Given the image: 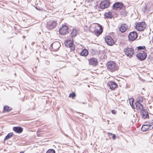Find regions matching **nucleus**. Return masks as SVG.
I'll return each instance as SVG.
<instances>
[{"label": "nucleus", "instance_id": "f257e3e1", "mask_svg": "<svg viewBox=\"0 0 153 153\" xmlns=\"http://www.w3.org/2000/svg\"><path fill=\"white\" fill-rule=\"evenodd\" d=\"M107 68L110 71L112 72L117 69V67L116 64L113 61H110L107 64Z\"/></svg>", "mask_w": 153, "mask_h": 153}, {"label": "nucleus", "instance_id": "f03ea898", "mask_svg": "<svg viewBox=\"0 0 153 153\" xmlns=\"http://www.w3.org/2000/svg\"><path fill=\"white\" fill-rule=\"evenodd\" d=\"M146 25L144 22H142L138 23L136 26V28L138 31H141L145 29Z\"/></svg>", "mask_w": 153, "mask_h": 153}, {"label": "nucleus", "instance_id": "7ed1b4c3", "mask_svg": "<svg viewBox=\"0 0 153 153\" xmlns=\"http://www.w3.org/2000/svg\"><path fill=\"white\" fill-rule=\"evenodd\" d=\"M124 52L127 56L129 57L133 56L134 54V50L131 48H127L124 49Z\"/></svg>", "mask_w": 153, "mask_h": 153}, {"label": "nucleus", "instance_id": "20e7f679", "mask_svg": "<svg viewBox=\"0 0 153 153\" xmlns=\"http://www.w3.org/2000/svg\"><path fill=\"white\" fill-rule=\"evenodd\" d=\"M102 31V26L100 24H98L96 26L94 30V33L96 36H98L101 34Z\"/></svg>", "mask_w": 153, "mask_h": 153}, {"label": "nucleus", "instance_id": "39448f33", "mask_svg": "<svg viewBox=\"0 0 153 153\" xmlns=\"http://www.w3.org/2000/svg\"><path fill=\"white\" fill-rule=\"evenodd\" d=\"M65 45L66 47L70 48L71 50H74L75 49L74 45L71 40H68L66 41Z\"/></svg>", "mask_w": 153, "mask_h": 153}, {"label": "nucleus", "instance_id": "423d86ee", "mask_svg": "<svg viewBox=\"0 0 153 153\" xmlns=\"http://www.w3.org/2000/svg\"><path fill=\"white\" fill-rule=\"evenodd\" d=\"M52 50L54 51H56L59 49L60 46V44L59 42L58 41H56L53 43L51 45Z\"/></svg>", "mask_w": 153, "mask_h": 153}, {"label": "nucleus", "instance_id": "0eeeda50", "mask_svg": "<svg viewBox=\"0 0 153 153\" xmlns=\"http://www.w3.org/2000/svg\"><path fill=\"white\" fill-rule=\"evenodd\" d=\"M57 25V23L56 21L49 22L48 23L47 27L48 29H52L55 28Z\"/></svg>", "mask_w": 153, "mask_h": 153}, {"label": "nucleus", "instance_id": "6e6552de", "mask_svg": "<svg viewBox=\"0 0 153 153\" xmlns=\"http://www.w3.org/2000/svg\"><path fill=\"white\" fill-rule=\"evenodd\" d=\"M105 40L107 44L109 45L112 46L114 43V41L110 36H106Z\"/></svg>", "mask_w": 153, "mask_h": 153}, {"label": "nucleus", "instance_id": "1a4fd4ad", "mask_svg": "<svg viewBox=\"0 0 153 153\" xmlns=\"http://www.w3.org/2000/svg\"><path fill=\"white\" fill-rule=\"evenodd\" d=\"M147 54L144 51H143L142 52L139 53L137 55V56L138 59L140 60H144L146 57Z\"/></svg>", "mask_w": 153, "mask_h": 153}, {"label": "nucleus", "instance_id": "9d476101", "mask_svg": "<svg viewBox=\"0 0 153 153\" xmlns=\"http://www.w3.org/2000/svg\"><path fill=\"white\" fill-rule=\"evenodd\" d=\"M68 28L66 26H63L59 29V33L62 35H65L68 32Z\"/></svg>", "mask_w": 153, "mask_h": 153}, {"label": "nucleus", "instance_id": "9b49d317", "mask_svg": "<svg viewBox=\"0 0 153 153\" xmlns=\"http://www.w3.org/2000/svg\"><path fill=\"white\" fill-rule=\"evenodd\" d=\"M140 114L142 117L144 119L149 118L148 112L146 109H143L140 111Z\"/></svg>", "mask_w": 153, "mask_h": 153}, {"label": "nucleus", "instance_id": "f8f14e48", "mask_svg": "<svg viewBox=\"0 0 153 153\" xmlns=\"http://www.w3.org/2000/svg\"><path fill=\"white\" fill-rule=\"evenodd\" d=\"M89 64L93 66H96L98 64L97 60L94 58H91L88 59Z\"/></svg>", "mask_w": 153, "mask_h": 153}, {"label": "nucleus", "instance_id": "ddd939ff", "mask_svg": "<svg viewBox=\"0 0 153 153\" xmlns=\"http://www.w3.org/2000/svg\"><path fill=\"white\" fill-rule=\"evenodd\" d=\"M109 5V2L108 0H105L102 1L100 6L101 9H104L107 8Z\"/></svg>", "mask_w": 153, "mask_h": 153}, {"label": "nucleus", "instance_id": "4468645a", "mask_svg": "<svg viewBox=\"0 0 153 153\" xmlns=\"http://www.w3.org/2000/svg\"><path fill=\"white\" fill-rule=\"evenodd\" d=\"M137 37V34L136 32H132L130 33L128 35L129 39L132 41L134 40Z\"/></svg>", "mask_w": 153, "mask_h": 153}, {"label": "nucleus", "instance_id": "2eb2a0df", "mask_svg": "<svg viewBox=\"0 0 153 153\" xmlns=\"http://www.w3.org/2000/svg\"><path fill=\"white\" fill-rule=\"evenodd\" d=\"M123 4L122 3L117 2L113 4V9L116 10L118 9H121L123 7Z\"/></svg>", "mask_w": 153, "mask_h": 153}, {"label": "nucleus", "instance_id": "dca6fc26", "mask_svg": "<svg viewBox=\"0 0 153 153\" xmlns=\"http://www.w3.org/2000/svg\"><path fill=\"white\" fill-rule=\"evenodd\" d=\"M108 85L110 87V88L112 90H114L117 86V84L115 82L112 81L109 82Z\"/></svg>", "mask_w": 153, "mask_h": 153}, {"label": "nucleus", "instance_id": "f3484780", "mask_svg": "<svg viewBox=\"0 0 153 153\" xmlns=\"http://www.w3.org/2000/svg\"><path fill=\"white\" fill-rule=\"evenodd\" d=\"M135 104L137 109L138 110L140 111L144 109L143 105L139 103V102H138V101L136 102Z\"/></svg>", "mask_w": 153, "mask_h": 153}, {"label": "nucleus", "instance_id": "a211bd4d", "mask_svg": "<svg viewBox=\"0 0 153 153\" xmlns=\"http://www.w3.org/2000/svg\"><path fill=\"white\" fill-rule=\"evenodd\" d=\"M13 131L18 133H21L23 131V128L19 127H15L13 128Z\"/></svg>", "mask_w": 153, "mask_h": 153}, {"label": "nucleus", "instance_id": "6ab92c4d", "mask_svg": "<svg viewBox=\"0 0 153 153\" xmlns=\"http://www.w3.org/2000/svg\"><path fill=\"white\" fill-rule=\"evenodd\" d=\"M127 29V26L126 24H123L121 25L119 28V30L122 33L125 32Z\"/></svg>", "mask_w": 153, "mask_h": 153}, {"label": "nucleus", "instance_id": "aec40b11", "mask_svg": "<svg viewBox=\"0 0 153 153\" xmlns=\"http://www.w3.org/2000/svg\"><path fill=\"white\" fill-rule=\"evenodd\" d=\"M88 51L86 49H84L81 51L80 52V54L82 56H86L88 55Z\"/></svg>", "mask_w": 153, "mask_h": 153}, {"label": "nucleus", "instance_id": "412c9836", "mask_svg": "<svg viewBox=\"0 0 153 153\" xmlns=\"http://www.w3.org/2000/svg\"><path fill=\"white\" fill-rule=\"evenodd\" d=\"M150 128L149 125H146L143 126L141 128V130L142 131H145Z\"/></svg>", "mask_w": 153, "mask_h": 153}, {"label": "nucleus", "instance_id": "4be33fe9", "mask_svg": "<svg viewBox=\"0 0 153 153\" xmlns=\"http://www.w3.org/2000/svg\"><path fill=\"white\" fill-rule=\"evenodd\" d=\"M105 16L106 18H108L111 19L112 17L111 13L109 11L105 13Z\"/></svg>", "mask_w": 153, "mask_h": 153}, {"label": "nucleus", "instance_id": "5701e85b", "mask_svg": "<svg viewBox=\"0 0 153 153\" xmlns=\"http://www.w3.org/2000/svg\"><path fill=\"white\" fill-rule=\"evenodd\" d=\"M77 33V31L76 30L73 29L71 32V36L72 37H74L76 36Z\"/></svg>", "mask_w": 153, "mask_h": 153}, {"label": "nucleus", "instance_id": "b1692460", "mask_svg": "<svg viewBox=\"0 0 153 153\" xmlns=\"http://www.w3.org/2000/svg\"><path fill=\"white\" fill-rule=\"evenodd\" d=\"M13 135V133L10 132L4 138V140H7L12 137Z\"/></svg>", "mask_w": 153, "mask_h": 153}, {"label": "nucleus", "instance_id": "393cba45", "mask_svg": "<svg viewBox=\"0 0 153 153\" xmlns=\"http://www.w3.org/2000/svg\"><path fill=\"white\" fill-rule=\"evenodd\" d=\"M12 109L11 107H9V106L5 105L4 107V111L7 112L10 111Z\"/></svg>", "mask_w": 153, "mask_h": 153}, {"label": "nucleus", "instance_id": "a878e982", "mask_svg": "<svg viewBox=\"0 0 153 153\" xmlns=\"http://www.w3.org/2000/svg\"><path fill=\"white\" fill-rule=\"evenodd\" d=\"M134 102V99L133 98H131V99H129V103L130 105L132 107V108L133 109H134V108L133 105V102Z\"/></svg>", "mask_w": 153, "mask_h": 153}, {"label": "nucleus", "instance_id": "bb28decb", "mask_svg": "<svg viewBox=\"0 0 153 153\" xmlns=\"http://www.w3.org/2000/svg\"><path fill=\"white\" fill-rule=\"evenodd\" d=\"M108 135L110 136H111L112 139L115 140L116 138L115 135L111 133H108Z\"/></svg>", "mask_w": 153, "mask_h": 153}, {"label": "nucleus", "instance_id": "cd10ccee", "mask_svg": "<svg viewBox=\"0 0 153 153\" xmlns=\"http://www.w3.org/2000/svg\"><path fill=\"white\" fill-rule=\"evenodd\" d=\"M146 12L145 13H146L147 14H148L149 13V10H150V8L149 7V6L148 5H146Z\"/></svg>", "mask_w": 153, "mask_h": 153}, {"label": "nucleus", "instance_id": "c85d7f7f", "mask_svg": "<svg viewBox=\"0 0 153 153\" xmlns=\"http://www.w3.org/2000/svg\"><path fill=\"white\" fill-rule=\"evenodd\" d=\"M46 153H55V151L53 149L48 150Z\"/></svg>", "mask_w": 153, "mask_h": 153}, {"label": "nucleus", "instance_id": "c756f323", "mask_svg": "<svg viewBox=\"0 0 153 153\" xmlns=\"http://www.w3.org/2000/svg\"><path fill=\"white\" fill-rule=\"evenodd\" d=\"M150 128L151 129L153 128V120L149 122V124Z\"/></svg>", "mask_w": 153, "mask_h": 153}, {"label": "nucleus", "instance_id": "7c9ffc66", "mask_svg": "<svg viewBox=\"0 0 153 153\" xmlns=\"http://www.w3.org/2000/svg\"><path fill=\"white\" fill-rule=\"evenodd\" d=\"M76 96L75 94L73 93H72L70 94L69 95V97H72V98H74Z\"/></svg>", "mask_w": 153, "mask_h": 153}, {"label": "nucleus", "instance_id": "2f4dec72", "mask_svg": "<svg viewBox=\"0 0 153 153\" xmlns=\"http://www.w3.org/2000/svg\"><path fill=\"white\" fill-rule=\"evenodd\" d=\"M44 64L47 65H48L50 64V62L48 60H45L44 61Z\"/></svg>", "mask_w": 153, "mask_h": 153}, {"label": "nucleus", "instance_id": "473e14b6", "mask_svg": "<svg viewBox=\"0 0 153 153\" xmlns=\"http://www.w3.org/2000/svg\"><path fill=\"white\" fill-rule=\"evenodd\" d=\"M143 101V98L142 97H140L139 98L138 101V102H139V103L141 102H142Z\"/></svg>", "mask_w": 153, "mask_h": 153}, {"label": "nucleus", "instance_id": "72a5a7b5", "mask_svg": "<svg viewBox=\"0 0 153 153\" xmlns=\"http://www.w3.org/2000/svg\"><path fill=\"white\" fill-rule=\"evenodd\" d=\"M145 48V46H139L137 47V49L138 50H140L141 49H144Z\"/></svg>", "mask_w": 153, "mask_h": 153}, {"label": "nucleus", "instance_id": "f704fd0d", "mask_svg": "<svg viewBox=\"0 0 153 153\" xmlns=\"http://www.w3.org/2000/svg\"><path fill=\"white\" fill-rule=\"evenodd\" d=\"M147 8L146 7V5H145V7H143L142 9V11L144 12V13H145L146 12V8Z\"/></svg>", "mask_w": 153, "mask_h": 153}, {"label": "nucleus", "instance_id": "c9c22d12", "mask_svg": "<svg viewBox=\"0 0 153 153\" xmlns=\"http://www.w3.org/2000/svg\"><path fill=\"white\" fill-rule=\"evenodd\" d=\"M111 112L113 114H115L116 112L114 110H112L111 111Z\"/></svg>", "mask_w": 153, "mask_h": 153}, {"label": "nucleus", "instance_id": "e433bc0d", "mask_svg": "<svg viewBox=\"0 0 153 153\" xmlns=\"http://www.w3.org/2000/svg\"><path fill=\"white\" fill-rule=\"evenodd\" d=\"M20 153H24V152L23 151L21 152Z\"/></svg>", "mask_w": 153, "mask_h": 153}, {"label": "nucleus", "instance_id": "4c0bfd02", "mask_svg": "<svg viewBox=\"0 0 153 153\" xmlns=\"http://www.w3.org/2000/svg\"><path fill=\"white\" fill-rule=\"evenodd\" d=\"M34 43H33H33H32V44H32V45L33 44H34Z\"/></svg>", "mask_w": 153, "mask_h": 153}]
</instances>
